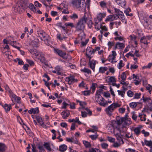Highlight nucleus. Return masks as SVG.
<instances>
[{"label": "nucleus", "instance_id": "f257e3e1", "mask_svg": "<svg viewBox=\"0 0 152 152\" xmlns=\"http://www.w3.org/2000/svg\"><path fill=\"white\" fill-rule=\"evenodd\" d=\"M114 128L113 133L114 135L116 137L117 139L119 140L120 141L121 140L122 144H123L124 142L122 138L121 133L124 132L126 130V128L124 126H119L117 124V126H115V127Z\"/></svg>", "mask_w": 152, "mask_h": 152}, {"label": "nucleus", "instance_id": "f03ea898", "mask_svg": "<svg viewBox=\"0 0 152 152\" xmlns=\"http://www.w3.org/2000/svg\"><path fill=\"white\" fill-rule=\"evenodd\" d=\"M120 106V105L118 103L114 102L108 106L105 109V111L109 116H111L115 109Z\"/></svg>", "mask_w": 152, "mask_h": 152}, {"label": "nucleus", "instance_id": "7ed1b4c3", "mask_svg": "<svg viewBox=\"0 0 152 152\" xmlns=\"http://www.w3.org/2000/svg\"><path fill=\"white\" fill-rule=\"evenodd\" d=\"M82 20L85 24L87 23L89 28H91L92 26L93 22L92 18L91 16L86 13H85L84 16L80 19Z\"/></svg>", "mask_w": 152, "mask_h": 152}, {"label": "nucleus", "instance_id": "20e7f679", "mask_svg": "<svg viewBox=\"0 0 152 152\" xmlns=\"http://www.w3.org/2000/svg\"><path fill=\"white\" fill-rule=\"evenodd\" d=\"M72 4L74 7L77 8H80L82 10L85 11L86 4L85 2H83L81 3V0H72Z\"/></svg>", "mask_w": 152, "mask_h": 152}, {"label": "nucleus", "instance_id": "39448f33", "mask_svg": "<svg viewBox=\"0 0 152 152\" xmlns=\"http://www.w3.org/2000/svg\"><path fill=\"white\" fill-rule=\"evenodd\" d=\"M95 98L96 101L100 105L105 107L108 105L107 101H105L99 94L96 93L95 95Z\"/></svg>", "mask_w": 152, "mask_h": 152}, {"label": "nucleus", "instance_id": "423d86ee", "mask_svg": "<svg viewBox=\"0 0 152 152\" xmlns=\"http://www.w3.org/2000/svg\"><path fill=\"white\" fill-rule=\"evenodd\" d=\"M76 102L77 103H79L80 105L81 106L79 108H81V110L85 109L88 112V114L89 116H91L92 115V112L88 108L85 107V106L86 105V103L85 102L80 101L78 100H76Z\"/></svg>", "mask_w": 152, "mask_h": 152}, {"label": "nucleus", "instance_id": "0eeeda50", "mask_svg": "<svg viewBox=\"0 0 152 152\" xmlns=\"http://www.w3.org/2000/svg\"><path fill=\"white\" fill-rule=\"evenodd\" d=\"M113 34L115 36L114 39L116 41H121L124 40V37L121 32L118 31H115L113 33Z\"/></svg>", "mask_w": 152, "mask_h": 152}, {"label": "nucleus", "instance_id": "6e6552de", "mask_svg": "<svg viewBox=\"0 0 152 152\" xmlns=\"http://www.w3.org/2000/svg\"><path fill=\"white\" fill-rule=\"evenodd\" d=\"M116 55L117 54L115 51H112V54L109 55L108 58V61L112 63L116 62V61L115 60V58Z\"/></svg>", "mask_w": 152, "mask_h": 152}, {"label": "nucleus", "instance_id": "1a4fd4ad", "mask_svg": "<svg viewBox=\"0 0 152 152\" xmlns=\"http://www.w3.org/2000/svg\"><path fill=\"white\" fill-rule=\"evenodd\" d=\"M85 24L83 22L82 20H79L77 24L76 28L77 31L83 30L85 27Z\"/></svg>", "mask_w": 152, "mask_h": 152}, {"label": "nucleus", "instance_id": "9d476101", "mask_svg": "<svg viewBox=\"0 0 152 152\" xmlns=\"http://www.w3.org/2000/svg\"><path fill=\"white\" fill-rule=\"evenodd\" d=\"M65 81L67 82L69 84L71 85L73 84L75 82H76L78 80L75 78L74 76H70L68 77L65 78Z\"/></svg>", "mask_w": 152, "mask_h": 152}, {"label": "nucleus", "instance_id": "9b49d317", "mask_svg": "<svg viewBox=\"0 0 152 152\" xmlns=\"http://www.w3.org/2000/svg\"><path fill=\"white\" fill-rule=\"evenodd\" d=\"M140 16L141 18H142V19L144 20L145 22L147 24L148 23H151L152 19H150L148 18V19H147L148 15L146 14L143 13L142 14H140Z\"/></svg>", "mask_w": 152, "mask_h": 152}, {"label": "nucleus", "instance_id": "f8f14e48", "mask_svg": "<svg viewBox=\"0 0 152 152\" xmlns=\"http://www.w3.org/2000/svg\"><path fill=\"white\" fill-rule=\"evenodd\" d=\"M95 50L90 47L88 48L86 51V55L89 59H91L92 57V55L94 54Z\"/></svg>", "mask_w": 152, "mask_h": 152}, {"label": "nucleus", "instance_id": "ddd939ff", "mask_svg": "<svg viewBox=\"0 0 152 152\" xmlns=\"http://www.w3.org/2000/svg\"><path fill=\"white\" fill-rule=\"evenodd\" d=\"M40 36L42 37L44 39L45 42H48L49 40V36L43 31H40Z\"/></svg>", "mask_w": 152, "mask_h": 152}, {"label": "nucleus", "instance_id": "4468645a", "mask_svg": "<svg viewBox=\"0 0 152 152\" xmlns=\"http://www.w3.org/2000/svg\"><path fill=\"white\" fill-rule=\"evenodd\" d=\"M150 38L151 37L148 36H143L141 37L140 39V42L147 45L148 44V41L150 40Z\"/></svg>", "mask_w": 152, "mask_h": 152}, {"label": "nucleus", "instance_id": "2eb2a0df", "mask_svg": "<svg viewBox=\"0 0 152 152\" xmlns=\"http://www.w3.org/2000/svg\"><path fill=\"white\" fill-rule=\"evenodd\" d=\"M29 52L31 54L32 57L35 59L40 52L34 49H30L29 50Z\"/></svg>", "mask_w": 152, "mask_h": 152}, {"label": "nucleus", "instance_id": "dca6fc26", "mask_svg": "<svg viewBox=\"0 0 152 152\" xmlns=\"http://www.w3.org/2000/svg\"><path fill=\"white\" fill-rule=\"evenodd\" d=\"M117 126V124H114L113 122H112L111 124H108L107 126V128L109 131L113 133V131L114 128Z\"/></svg>", "mask_w": 152, "mask_h": 152}, {"label": "nucleus", "instance_id": "f3484780", "mask_svg": "<svg viewBox=\"0 0 152 152\" xmlns=\"http://www.w3.org/2000/svg\"><path fill=\"white\" fill-rule=\"evenodd\" d=\"M36 60H38L42 63H44L45 62V58L44 56V54L41 52H40L36 58Z\"/></svg>", "mask_w": 152, "mask_h": 152}, {"label": "nucleus", "instance_id": "a211bd4d", "mask_svg": "<svg viewBox=\"0 0 152 152\" xmlns=\"http://www.w3.org/2000/svg\"><path fill=\"white\" fill-rule=\"evenodd\" d=\"M106 14L105 13H99L97 15V17L95 18L94 20H97L98 22L101 21L102 19L104 18L106 16Z\"/></svg>", "mask_w": 152, "mask_h": 152}, {"label": "nucleus", "instance_id": "6ab92c4d", "mask_svg": "<svg viewBox=\"0 0 152 152\" xmlns=\"http://www.w3.org/2000/svg\"><path fill=\"white\" fill-rule=\"evenodd\" d=\"M9 96L12 98V100L13 102V99L15 100L19 101L20 98V97H18L15 94H14L11 90H9Z\"/></svg>", "mask_w": 152, "mask_h": 152}, {"label": "nucleus", "instance_id": "aec40b11", "mask_svg": "<svg viewBox=\"0 0 152 152\" xmlns=\"http://www.w3.org/2000/svg\"><path fill=\"white\" fill-rule=\"evenodd\" d=\"M115 12L116 14L119 17H120L122 19H124V17L123 13L119 9L115 8H114Z\"/></svg>", "mask_w": 152, "mask_h": 152}, {"label": "nucleus", "instance_id": "412c9836", "mask_svg": "<svg viewBox=\"0 0 152 152\" xmlns=\"http://www.w3.org/2000/svg\"><path fill=\"white\" fill-rule=\"evenodd\" d=\"M126 74L125 72H123L118 77V80L120 82L125 81L126 78Z\"/></svg>", "mask_w": 152, "mask_h": 152}, {"label": "nucleus", "instance_id": "4be33fe9", "mask_svg": "<svg viewBox=\"0 0 152 152\" xmlns=\"http://www.w3.org/2000/svg\"><path fill=\"white\" fill-rule=\"evenodd\" d=\"M37 120V122L41 126H42L43 128H46V126L44 124V122L43 121L42 118L40 116H37L36 117Z\"/></svg>", "mask_w": 152, "mask_h": 152}, {"label": "nucleus", "instance_id": "5701e85b", "mask_svg": "<svg viewBox=\"0 0 152 152\" xmlns=\"http://www.w3.org/2000/svg\"><path fill=\"white\" fill-rule=\"evenodd\" d=\"M54 51L55 53L58 54L61 57H63L65 55V53L63 52L62 50L54 48Z\"/></svg>", "mask_w": 152, "mask_h": 152}, {"label": "nucleus", "instance_id": "b1692460", "mask_svg": "<svg viewBox=\"0 0 152 152\" xmlns=\"http://www.w3.org/2000/svg\"><path fill=\"white\" fill-rule=\"evenodd\" d=\"M91 59H89V65L90 68L94 71L95 70V66L96 65V61L92 60H90Z\"/></svg>", "mask_w": 152, "mask_h": 152}, {"label": "nucleus", "instance_id": "393cba45", "mask_svg": "<svg viewBox=\"0 0 152 152\" xmlns=\"http://www.w3.org/2000/svg\"><path fill=\"white\" fill-rule=\"evenodd\" d=\"M61 114L63 118L64 119H66L69 116L70 114V113L69 110H66V111L62 112Z\"/></svg>", "mask_w": 152, "mask_h": 152}, {"label": "nucleus", "instance_id": "a878e982", "mask_svg": "<svg viewBox=\"0 0 152 152\" xmlns=\"http://www.w3.org/2000/svg\"><path fill=\"white\" fill-rule=\"evenodd\" d=\"M125 45L123 43H120L119 42H117L115 45V49L118 48L121 49L125 47Z\"/></svg>", "mask_w": 152, "mask_h": 152}, {"label": "nucleus", "instance_id": "bb28decb", "mask_svg": "<svg viewBox=\"0 0 152 152\" xmlns=\"http://www.w3.org/2000/svg\"><path fill=\"white\" fill-rule=\"evenodd\" d=\"M115 2L118 5L122 7H124L126 4L124 0H116Z\"/></svg>", "mask_w": 152, "mask_h": 152}, {"label": "nucleus", "instance_id": "cd10ccee", "mask_svg": "<svg viewBox=\"0 0 152 152\" xmlns=\"http://www.w3.org/2000/svg\"><path fill=\"white\" fill-rule=\"evenodd\" d=\"M39 109L38 107H36L34 108H31L28 111V113L30 114L33 113L34 114L37 113H39Z\"/></svg>", "mask_w": 152, "mask_h": 152}, {"label": "nucleus", "instance_id": "c85d7f7f", "mask_svg": "<svg viewBox=\"0 0 152 152\" xmlns=\"http://www.w3.org/2000/svg\"><path fill=\"white\" fill-rule=\"evenodd\" d=\"M124 122V118H120L118 120H117L115 122H113L114 124H117L119 126L123 127L121 126V124Z\"/></svg>", "mask_w": 152, "mask_h": 152}, {"label": "nucleus", "instance_id": "c756f323", "mask_svg": "<svg viewBox=\"0 0 152 152\" xmlns=\"http://www.w3.org/2000/svg\"><path fill=\"white\" fill-rule=\"evenodd\" d=\"M79 110L81 112V116L83 118H85L87 116V114L89 115L88 114V112L84 110H81V108H79Z\"/></svg>", "mask_w": 152, "mask_h": 152}, {"label": "nucleus", "instance_id": "7c9ffc66", "mask_svg": "<svg viewBox=\"0 0 152 152\" xmlns=\"http://www.w3.org/2000/svg\"><path fill=\"white\" fill-rule=\"evenodd\" d=\"M94 21L95 22L94 26L95 29L97 30H99L100 28H101L102 24H100L99 25H98V23L99 22H98L96 19L94 20Z\"/></svg>", "mask_w": 152, "mask_h": 152}, {"label": "nucleus", "instance_id": "2f4dec72", "mask_svg": "<svg viewBox=\"0 0 152 152\" xmlns=\"http://www.w3.org/2000/svg\"><path fill=\"white\" fill-rule=\"evenodd\" d=\"M69 17L72 20H75L78 19V16L77 14L74 12L69 16Z\"/></svg>", "mask_w": 152, "mask_h": 152}, {"label": "nucleus", "instance_id": "473e14b6", "mask_svg": "<svg viewBox=\"0 0 152 152\" xmlns=\"http://www.w3.org/2000/svg\"><path fill=\"white\" fill-rule=\"evenodd\" d=\"M128 79L130 80H131L133 79V81L140 80L139 77L137 76L134 74H133L132 76L131 77H129L128 78Z\"/></svg>", "mask_w": 152, "mask_h": 152}, {"label": "nucleus", "instance_id": "72a5a7b5", "mask_svg": "<svg viewBox=\"0 0 152 152\" xmlns=\"http://www.w3.org/2000/svg\"><path fill=\"white\" fill-rule=\"evenodd\" d=\"M124 124L125 125H129L132 123V121L130 118H124Z\"/></svg>", "mask_w": 152, "mask_h": 152}, {"label": "nucleus", "instance_id": "f704fd0d", "mask_svg": "<svg viewBox=\"0 0 152 152\" xmlns=\"http://www.w3.org/2000/svg\"><path fill=\"white\" fill-rule=\"evenodd\" d=\"M55 69L56 70L58 75H61V74L62 70V67L57 66L55 67Z\"/></svg>", "mask_w": 152, "mask_h": 152}, {"label": "nucleus", "instance_id": "c9c22d12", "mask_svg": "<svg viewBox=\"0 0 152 152\" xmlns=\"http://www.w3.org/2000/svg\"><path fill=\"white\" fill-rule=\"evenodd\" d=\"M141 128L142 126H139L134 129V131L136 135H138L140 134Z\"/></svg>", "mask_w": 152, "mask_h": 152}, {"label": "nucleus", "instance_id": "e433bc0d", "mask_svg": "<svg viewBox=\"0 0 152 152\" xmlns=\"http://www.w3.org/2000/svg\"><path fill=\"white\" fill-rule=\"evenodd\" d=\"M67 148V146L64 144L61 145L59 146V151L61 152H64L66 150Z\"/></svg>", "mask_w": 152, "mask_h": 152}, {"label": "nucleus", "instance_id": "4c0bfd02", "mask_svg": "<svg viewBox=\"0 0 152 152\" xmlns=\"http://www.w3.org/2000/svg\"><path fill=\"white\" fill-rule=\"evenodd\" d=\"M3 107L6 112L10 111L11 108V104H4V105L3 106Z\"/></svg>", "mask_w": 152, "mask_h": 152}, {"label": "nucleus", "instance_id": "58836bf2", "mask_svg": "<svg viewBox=\"0 0 152 152\" xmlns=\"http://www.w3.org/2000/svg\"><path fill=\"white\" fill-rule=\"evenodd\" d=\"M108 69V68L106 66L101 67L99 69V72L100 73H103L107 71Z\"/></svg>", "mask_w": 152, "mask_h": 152}, {"label": "nucleus", "instance_id": "ea45409f", "mask_svg": "<svg viewBox=\"0 0 152 152\" xmlns=\"http://www.w3.org/2000/svg\"><path fill=\"white\" fill-rule=\"evenodd\" d=\"M125 90H123V91L118 90V94L120 96L123 98H124L125 93Z\"/></svg>", "mask_w": 152, "mask_h": 152}, {"label": "nucleus", "instance_id": "a19ab883", "mask_svg": "<svg viewBox=\"0 0 152 152\" xmlns=\"http://www.w3.org/2000/svg\"><path fill=\"white\" fill-rule=\"evenodd\" d=\"M45 148L48 151H51V149L50 148V144L48 142L45 143L43 145Z\"/></svg>", "mask_w": 152, "mask_h": 152}, {"label": "nucleus", "instance_id": "79ce46f5", "mask_svg": "<svg viewBox=\"0 0 152 152\" xmlns=\"http://www.w3.org/2000/svg\"><path fill=\"white\" fill-rule=\"evenodd\" d=\"M139 117L140 118V119L142 121H145L146 120V116L145 115L139 114Z\"/></svg>", "mask_w": 152, "mask_h": 152}, {"label": "nucleus", "instance_id": "37998d69", "mask_svg": "<svg viewBox=\"0 0 152 152\" xmlns=\"http://www.w3.org/2000/svg\"><path fill=\"white\" fill-rule=\"evenodd\" d=\"M85 34L83 32H81L79 35V37L80 38L81 41L86 40L85 39Z\"/></svg>", "mask_w": 152, "mask_h": 152}, {"label": "nucleus", "instance_id": "c03bdc74", "mask_svg": "<svg viewBox=\"0 0 152 152\" xmlns=\"http://www.w3.org/2000/svg\"><path fill=\"white\" fill-rule=\"evenodd\" d=\"M28 7L32 11H33L34 12H36L37 9L32 4H29Z\"/></svg>", "mask_w": 152, "mask_h": 152}, {"label": "nucleus", "instance_id": "a18cd8bd", "mask_svg": "<svg viewBox=\"0 0 152 152\" xmlns=\"http://www.w3.org/2000/svg\"><path fill=\"white\" fill-rule=\"evenodd\" d=\"M6 146L3 143H0V151L3 152L5 150Z\"/></svg>", "mask_w": 152, "mask_h": 152}, {"label": "nucleus", "instance_id": "49530a36", "mask_svg": "<svg viewBox=\"0 0 152 152\" xmlns=\"http://www.w3.org/2000/svg\"><path fill=\"white\" fill-rule=\"evenodd\" d=\"M131 11V9L129 8H128L124 11V12L127 15L131 16H132V13L129 14V13Z\"/></svg>", "mask_w": 152, "mask_h": 152}, {"label": "nucleus", "instance_id": "de8ad7c7", "mask_svg": "<svg viewBox=\"0 0 152 152\" xmlns=\"http://www.w3.org/2000/svg\"><path fill=\"white\" fill-rule=\"evenodd\" d=\"M120 83L121 84H122L123 85L122 87L123 90H126V88H125V87L128 86H129V83L126 82H125V81L120 82Z\"/></svg>", "mask_w": 152, "mask_h": 152}, {"label": "nucleus", "instance_id": "09e8293b", "mask_svg": "<svg viewBox=\"0 0 152 152\" xmlns=\"http://www.w3.org/2000/svg\"><path fill=\"white\" fill-rule=\"evenodd\" d=\"M15 62H18V64L20 65H22L24 64V63L23 61L20 59L17 58L14 60Z\"/></svg>", "mask_w": 152, "mask_h": 152}, {"label": "nucleus", "instance_id": "8fccbe9b", "mask_svg": "<svg viewBox=\"0 0 152 152\" xmlns=\"http://www.w3.org/2000/svg\"><path fill=\"white\" fill-rule=\"evenodd\" d=\"M124 65V64L123 63V61L122 60H120L117 65V67L118 69H120L123 67Z\"/></svg>", "mask_w": 152, "mask_h": 152}, {"label": "nucleus", "instance_id": "3c124183", "mask_svg": "<svg viewBox=\"0 0 152 152\" xmlns=\"http://www.w3.org/2000/svg\"><path fill=\"white\" fill-rule=\"evenodd\" d=\"M61 7H62L63 8L66 9H68V4L66 2H63L60 5Z\"/></svg>", "mask_w": 152, "mask_h": 152}, {"label": "nucleus", "instance_id": "603ef678", "mask_svg": "<svg viewBox=\"0 0 152 152\" xmlns=\"http://www.w3.org/2000/svg\"><path fill=\"white\" fill-rule=\"evenodd\" d=\"M144 142L146 145L149 147L152 145V141L151 140L148 141L145 140L144 141Z\"/></svg>", "mask_w": 152, "mask_h": 152}, {"label": "nucleus", "instance_id": "864d4df0", "mask_svg": "<svg viewBox=\"0 0 152 152\" xmlns=\"http://www.w3.org/2000/svg\"><path fill=\"white\" fill-rule=\"evenodd\" d=\"M37 148L39 150V152H43L45 151L43 145H38Z\"/></svg>", "mask_w": 152, "mask_h": 152}, {"label": "nucleus", "instance_id": "5fc2aeb1", "mask_svg": "<svg viewBox=\"0 0 152 152\" xmlns=\"http://www.w3.org/2000/svg\"><path fill=\"white\" fill-rule=\"evenodd\" d=\"M108 80L110 83H115L116 82V79L114 76L109 77Z\"/></svg>", "mask_w": 152, "mask_h": 152}, {"label": "nucleus", "instance_id": "6e6d98bb", "mask_svg": "<svg viewBox=\"0 0 152 152\" xmlns=\"http://www.w3.org/2000/svg\"><path fill=\"white\" fill-rule=\"evenodd\" d=\"M83 144L86 147L88 148L91 146L90 143L89 142L86 140H83Z\"/></svg>", "mask_w": 152, "mask_h": 152}, {"label": "nucleus", "instance_id": "4d7b16f0", "mask_svg": "<svg viewBox=\"0 0 152 152\" xmlns=\"http://www.w3.org/2000/svg\"><path fill=\"white\" fill-rule=\"evenodd\" d=\"M113 20H114L112 15H110L108 16L105 20L106 21H110Z\"/></svg>", "mask_w": 152, "mask_h": 152}, {"label": "nucleus", "instance_id": "13d9d810", "mask_svg": "<svg viewBox=\"0 0 152 152\" xmlns=\"http://www.w3.org/2000/svg\"><path fill=\"white\" fill-rule=\"evenodd\" d=\"M56 37L57 39L60 41H61L63 40L64 38H66V37H61V34H57L56 35Z\"/></svg>", "mask_w": 152, "mask_h": 152}, {"label": "nucleus", "instance_id": "bf43d9fd", "mask_svg": "<svg viewBox=\"0 0 152 152\" xmlns=\"http://www.w3.org/2000/svg\"><path fill=\"white\" fill-rule=\"evenodd\" d=\"M102 148L103 149H106L107 148L108 146V145L105 143H102L101 145Z\"/></svg>", "mask_w": 152, "mask_h": 152}, {"label": "nucleus", "instance_id": "052dcab7", "mask_svg": "<svg viewBox=\"0 0 152 152\" xmlns=\"http://www.w3.org/2000/svg\"><path fill=\"white\" fill-rule=\"evenodd\" d=\"M107 138L108 140L110 142H114L115 141V139L112 137L107 136Z\"/></svg>", "mask_w": 152, "mask_h": 152}, {"label": "nucleus", "instance_id": "680f3d73", "mask_svg": "<svg viewBox=\"0 0 152 152\" xmlns=\"http://www.w3.org/2000/svg\"><path fill=\"white\" fill-rule=\"evenodd\" d=\"M97 84L96 83H93L91 87V89L93 93H94L95 90L96 86Z\"/></svg>", "mask_w": 152, "mask_h": 152}, {"label": "nucleus", "instance_id": "e2e57ef3", "mask_svg": "<svg viewBox=\"0 0 152 152\" xmlns=\"http://www.w3.org/2000/svg\"><path fill=\"white\" fill-rule=\"evenodd\" d=\"M115 44V42L113 41H109L107 43V45L108 46L109 48H110L113 46Z\"/></svg>", "mask_w": 152, "mask_h": 152}, {"label": "nucleus", "instance_id": "0e129e2a", "mask_svg": "<svg viewBox=\"0 0 152 152\" xmlns=\"http://www.w3.org/2000/svg\"><path fill=\"white\" fill-rule=\"evenodd\" d=\"M81 71L87 73L88 74L91 73V71L89 69L87 68H84L82 69Z\"/></svg>", "mask_w": 152, "mask_h": 152}, {"label": "nucleus", "instance_id": "69168bd1", "mask_svg": "<svg viewBox=\"0 0 152 152\" xmlns=\"http://www.w3.org/2000/svg\"><path fill=\"white\" fill-rule=\"evenodd\" d=\"M130 107L132 108H135L137 106V104L136 102H132L129 104Z\"/></svg>", "mask_w": 152, "mask_h": 152}, {"label": "nucleus", "instance_id": "338daca9", "mask_svg": "<svg viewBox=\"0 0 152 152\" xmlns=\"http://www.w3.org/2000/svg\"><path fill=\"white\" fill-rule=\"evenodd\" d=\"M89 152H101L100 150L96 148H91L89 150Z\"/></svg>", "mask_w": 152, "mask_h": 152}, {"label": "nucleus", "instance_id": "774afa93", "mask_svg": "<svg viewBox=\"0 0 152 152\" xmlns=\"http://www.w3.org/2000/svg\"><path fill=\"white\" fill-rule=\"evenodd\" d=\"M126 152H139L136 151L134 149H132L130 148L126 149L125 150Z\"/></svg>", "mask_w": 152, "mask_h": 152}]
</instances>
